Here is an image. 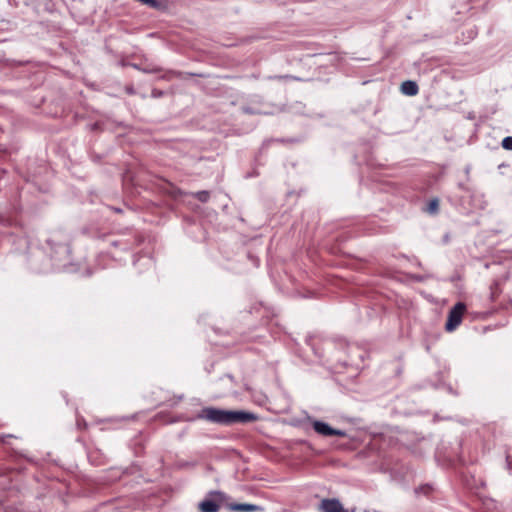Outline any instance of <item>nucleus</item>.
Returning a JSON list of instances; mask_svg holds the SVG:
<instances>
[{
	"label": "nucleus",
	"instance_id": "1",
	"mask_svg": "<svg viewBox=\"0 0 512 512\" xmlns=\"http://www.w3.org/2000/svg\"><path fill=\"white\" fill-rule=\"evenodd\" d=\"M205 419L211 423L220 425H232L235 423H249L257 419L254 413L247 411H232L214 407L203 408L196 417Z\"/></svg>",
	"mask_w": 512,
	"mask_h": 512
},
{
	"label": "nucleus",
	"instance_id": "2",
	"mask_svg": "<svg viewBox=\"0 0 512 512\" xmlns=\"http://www.w3.org/2000/svg\"><path fill=\"white\" fill-rule=\"evenodd\" d=\"M51 250V259L53 266L57 271L72 273L76 271L70 260V247L65 242L56 241V239H48L47 241Z\"/></svg>",
	"mask_w": 512,
	"mask_h": 512
},
{
	"label": "nucleus",
	"instance_id": "3",
	"mask_svg": "<svg viewBox=\"0 0 512 512\" xmlns=\"http://www.w3.org/2000/svg\"><path fill=\"white\" fill-rule=\"evenodd\" d=\"M466 305L463 302H457L449 311L445 329L448 332L454 331L462 322Z\"/></svg>",
	"mask_w": 512,
	"mask_h": 512
},
{
	"label": "nucleus",
	"instance_id": "4",
	"mask_svg": "<svg viewBox=\"0 0 512 512\" xmlns=\"http://www.w3.org/2000/svg\"><path fill=\"white\" fill-rule=\"evenodd\" d=\"M223 494L220 491H211L209 493V497H206L202 500L198 507L201 512H218L220 509V504L217 500L212 497L222 498Z\"/></svg>",
	"mask_w": 512,
	"mask_h": 512
},
{
	"label": "nucleus",
	"instance_id": "5",
	"mask_svg": "<svg viewBox=\"0 0 512 512\" xmlns=\"http://www.w3.org/2000/svg\"><path fill=\"white\" fill-rule=\"evenodd\" d=\"M313 429L315 432L322 436H339V437H345L346 432L344 430H339L332 428L330 425H328L326 422L320 421V420H314L312 423Z\"/></svg>",
	"mask_w": 512,
	"mask_h": 512
},
{
	"label": "nucleus",
	"instance_id": "6",
	"mask_svg": "<svg viewBox=\"0 0 512 512\" xmlns=\"http://www.w3.org/2000/svg\"><path fill=\"white\" fill-rule=\"evenodd\" d=\"M321 512H348L336 498H325L319 505Z\"/></svg>",
	"mask_w": 512,
	"mask_h": 512
},
{
	"label": "nucleus",
	"instance_id": "7",
	"mask_svg": "<svg viewBox=\"0 0 512 512\" xmlns=\"http://www.w3.org/2000/svg\"><path fill=\"white\" fill-rule=\"evenodd\" d=\"M229 509L235 512H262V506L249 504V503H232L229 504Z\"/></svg>",
	"mask_w": 512,
	"mask_h": 512
},
{
	"label": "nucleus",
	"instance_id": "8",
	"mask_svg": "<svg viewBox=\"0 0 512 512\" xmlns=\"http://www.w3.org/2000/svg\"><path fill=\"white\" fill-rule=\"evenodd\" d=\"M418 85L416 84V82L414 81H411V80H407V81H404L401 85V91L403 94L407 95V96H414L418 93Z\"/></svg>",
	"mask_w": 512,
	"mask_h": 512
},
{
	"label": "nucleus",
	"instance_id": "9",
	"mask_svg": "<svg viewBox=\"0 0 512 512\" xmlns=\"http://www.w3.org/2000/svg\"><path fill=\"white\" fill-rule=\"evenodd\" d=\"M244 113L247 114H267L268 112L263 110L259 106L246 105L242 107Z\"/></svg>",
	"mask_w": 512,
	"mask_h": 512
},
{
	"label": "nucleus",
	"instance_id": "10",
	"mask_svg": "<svg viewBox=\"0 0 512 512\" xmlns=\"http://www.w3.org/2000/svg\"><path fill=\"white\" fill-rule=\"evenodd\" d=\"M193 196L202 203H205L210 198V193L206 190L198 191L193 193Z\"/></svg>",
	"mask_w": 512,
	"mask_h": 512
},
{
	"label": "nucleus",
	"instance_id": "11",
	"mask_svg": "<svg viewBox=\"0 0 512 512\" xmlns=\"http://www.w3.org/2000/svg\"><path fill=\"white\" fill-rule=\"evenodd\" d=\"M438 209H439V201H438V199H432L429 202L426 210L430 214H435V213H437Z\"/></svg>",
	"mask_w": 512,
	"mask_h": 512
},
{
	"label": "nucleus",
	"instance_id": "12",
	"mask_svg": "<svg viewBox=\"0 0 512 512\" xmlns=\"http://www.w3.org/2000/svg\"><path fill=\"white\" fill-rule=\"evenodd\" d=\"M432 275L431 274H422V275H419V274H410L409 275V278L415 282H424L426 281L427 279L431 278Z\"/></svg>",
	"mask_w": 512,
	"mask_h": 512
},
{
	"label": "nucleus",
	"instance_id": "13",
	"mask_svg": "<svg viewBox=\"0 0 512 512\" xmlns=\"http://www.w3.org/2000/svg\"><path fill=\"white\" fill-rule=\"evenodd\" d=\"M502 147L506 150H512V136H507L502 140Z\"/></svg>",
	"mask_w": 512,
	"mask_h": 512
},
{
	"label": "nucleus",
	"instance_id": "14",
	"mask_svg": "<svg viewBox=\"0 0 512 512\" xmlns=\"http://www.w3.org/2000/svg\"><path fill=\"white\" fill-rule=\"evenodd\" d=\"M139 262H144L145 264H149L151 265L152 264V260L149 258V257H146V256H140L136 261H135V264L139 263Z\"/></svg>",
	"mask_w": 512,
	"mask_h": 512
},
{
	"label": "nucleus",
	"instance_id": "15",
	"mask_svg": "<svg viewBox=\"0 0 512 512\" xmlns=\"http://www.w3.org/2000/svg\"><path fill=\"white\" fill-rule=\"evenodd\" d=\"M432 488L429 486V485H426V486H423V487H420L419 490H416V492H421L423 494H428L429 491L431 490Z\"/></svg>",
	"mask_w": 512,
	"mask_h": 512
},
{
	"label": "nucleus",
	"instance_id": "16",
	"mask_svg": "<svg viewBox=\"0 0 512 512\" xmlns=\"http://www.w3.org/2000/svg\"><path fill=\"white\" fill-rule=\"evenodd\" d=\"M506 462H507L508 469L512 470V454L511 453L507 454Z\"/></svg>",
	"mask_w": 512,
	"mask_h": 512
},
{
	"label": "nucleus",
	"instance_id": "17",
	"mask_svg": "<svg viewBox=\"0 0 512 512\" xmlns=\"http://www.w3.org/2000/svg\"><path fill=\"white\" fill-rule=\"evenodd\" d=\"M162 95V92L161 91H158V90H153L152 91V96L153 97H159Z\"/></svg>",
	"mask_w": 512,
	"mask_h": 512
},
{
	"label": "nucleus",
	"instance_id": "18",
	"mask_svg": "<svg viewBox=\"0 0 512 512\" xmlns=\"http://www.w3.org/2000/svg\"><path fill=\"white\" fill-rule=\"evenodd\" d=\"M157 70L156 69H153V70H148V69H145L144 72H147V73H152V72H156Z\"/></svg>",
	"mask_w": 512,
	"mask_h": 512
},
{
	"label": "nucleus",
	"instance_id": "19",
	"mask_svg": "<svg viewBox=\"0 0 512 512\" xmlns=\"http://www.w3.org/2000/svg\"><path fill=\"white\" fill-rule=\"evenodd\" d=\"M115 212L120 213L122 211L121 208H112Z\"/></svg>",
	"mask_w": 512,
	"mask_h": 512
},
{
	"label": "nucleus",
	"instance_id": "20",
	"mask_svg": "<svg viewBox=\"0 0 512 512\" xmlns=\"http://www.w3.org/2000/svg\"><path fill=\"white\" fill-rule=\"evenodd\" d=\"M127 92L132 94L134 91H133V88H127Z\"/></svg>",
	"mask_w": 512,
	"mask_h": 512
},
{
	"label": "nucleus",
	"instance_id": "21",
	"mask_svg": "<svg viewBox=\"0 0 512 512\" xmlns=\"http://www.w3.org/2000/svg\"><path fill=\"white\" fill-rule=\"evenodd\" d=\"M416 265H417L418 267H421V266H422L420 261H416Z\"/></svg>",
	"mask_w": 512,
	"mask_h": 512
},
{
	"label": "nucleus",
	"instance_id": "22",
	"mask_svg": "<svg viewBox=\"0 0 512 512\" xmlns=\"http://www.w3.org/2000/svg\"><path fill=\"white\" fill-rule=\"evenodd\" d=\"M448 391L452 393V388L450 386L448 387Z\"/></svg>",
	"mask_w": 512,
	"mask_h": 512
}]
</instances>
